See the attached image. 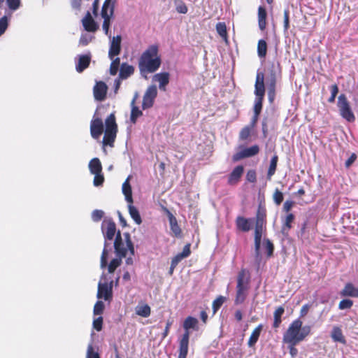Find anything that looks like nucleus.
Here are the masks:
<instances>
[{"mask_svg":"<svg viewBox=\"0 0 358 358\" xmlns=\"http://www.w3.org/2000/svg\"><path fill=\"white\" fill-rule=\"evenodd\" d=\"M331 337L335 342H339L343 344H345L346 343V340L342 333V330L339 327H334L331 331Z\"/></svg>","mask_w":358,"mask_h":358,"instance_id":"obj_30","label":"nucleus"},{"mask_svg":"<svg viewBox=\"0 0 358 358\" xmlns=\"http://www.w3.org/2000/svg\"><path fill=\"white\" fill-rule=\"evenodd\" d=\"M116 3L117 0H105L101 8V17H112L114 14Z\"/></svg>","mask_w":358,"mask_h":358,"instance_id":"obj_17","label":"nucleus"},{"mask_svg":"<svg viewBox=\"0 0 358 358\" xmlns=\"http://www.w3.org/2000/svg\"><path fill=\"white\" fill-rule=\"evenodd\" d=\"M283 17H284V20H283L284 31L287 32L288 31V29H289V10L288 8H287L284 10Z\"/></svg>","mask_w":358,"mask_h":358,"instance_id":"obj_52","label":"nucleus"},{"mask_svg":"<svg viewBox=\"0 0 358 358\" xmlns=\"http://www.w3.org/2000/svg\"><path fill=\"white\" fill-rule=\"evenodd\" d=\"M8 27V18L4 15L0 18V36H2L6 31Z\"/></svg>","mask_w":358,"mask_h":358,"instance_id":"obj_49","label":"nucleus"},{"mask_svg":"<svg viewBox=\"0 0 358 358\" xmlns=\"http://www.w3.org/2000/svg\"><path fill=\"white\" fill-rule=\"evenodd\" d=\"M103 132V124L101 118L92 120L90 123V134L93 138L98 139Z\"/></svg>","mask_w":358,"mask_h":358,"instance_id":"obj_13","label":"nucleus"},{"mask_svg":"<svg viewBox=\"0 0 358 358\" xmlns=\"http://www.w3.org/2000/svg\"><path fill=\"white\" fill-rule=\"evenodd\" d=\"M121 41L122 37L120 35L113 37L108 51V57L110 59H113L115 56H117L120 53Z\"/></svg>","mask_w":358,"mask_h":358,"instance_id":"obj_15","label":"nucleus"},{"mask_svg":"<svg viewBox=\"0 0 358 358\" xmlns=\"http://www.w3.org/2000/svg\"><path fill=\"white\" fill-rule=\"evenodd\" d=\"M93 184L96 187L101 186L104 182V176L102 173H95Z\"/></svg>","mask_w":358,"mask_h":358,"instance_id":"obj_53","label":"nucleus"},{"mask_svg":"<svg viewBox=\"0 0 358 358\" xmlns=\"http://www.w3.org/2000/svg\"><path fill=\"white\" fill-rule=\"evenodd\" d=\"M162 64L157 45H151L143 52L138 59V66L141 76L148 79V74L156 72Z\"/></svg>","mask_w":358,"mask_h":358,"instance_id":"obj_1","label":"nucleus"},{"mask_svg":"<svg viewBox=\"0 0 358 358\" xmlns=\"http://www.w3.org/2000/svg\"><path fill=\"white\" fill-rule=\"evenodd\" d=\"M198 320L194 317L188 316L183 322L185 332L179 341V354L178 358H186L188 353L189 339L190 336L189 329H198Z\"/></svg>","mask_w":358,"mask_h":358,"instance_id":"obj_4","label":"nucleus"},{"mask_svg":"<svg viewBox=\"0 0 358 358\" xmlns=\"http://www.w3.org/2000/svg\"><path fill=\"white\" fill-rule=\"evenodd\" d=\"M246 180L249 182L255 183L257 181V173L255 170H248L246 173Z\"/></svg>","mask_w":358,"mask_h":358,"instance_id":"obj_56","label":"nucleus"},{"mask_svg":"<svg viewBox=\"0 0 358 358\" xmlns=\"http://www.w3.org/2000/svg\"><path fill=\"white\" fill-rule=\"evenodd\" d=\"M302 324L303 322L299 319L292 321L283 334V343L299 344L304 341L310 334L311 327L308 325L302 327Z\"/></svg>","mask_w":358,"mask_h":358,"instance_id":"obj_2","label":"nucleus"},{"mask_svg":"<svg viewBox=\"0 0 358 358\" xmlns=\"http://www.w3.org/2000/svg\"><path fill=\"white\" fill-rule=\"evenodd\" d=\"M259 152V146L258 145H252L250 148H245L241 151L235 153L233 155V161L238 162L245 158L252 157Z\"/></svg>","mask_w":358,"mask_h":358,"instance_id":"obj_10","label":"nucleus"},{"mask_svg":"<svg viewBox=\"0 0 358 358\" xmlns=\"http://www.w3.org/2000/svg\"><path fill=\"white\" fill-rule=\"evenodd\" d=\"M89 169L92 174L101 173L102 165L99 158H93L89 163Z\"/></svg>","mask_w":358,"mask_h":358,"instance_id":"obj_32","label":"nucleus"},{"mask_svg":"<svg viewBox=\"0 0 358 358\" xmlns=\"http://www.w3.org/2000/svg\"><path fill=\"white\" fill-rule=\"evenodd\" d=\"M273 199L274 203L277 206H280L284 199V196H283L282 192H280L278 189H275L273 194Z\"/></svg>","mask_w":358,"mask_h":358,"instance_id":"obj_45","label":"nucleus"},{"mask_svg":"<svg viewBox=\"0 0 358 358\" xmlns=\"http://www.w3.org/2000/svg\"><path fill=\"white\" fill-rule=\"evenodd\" d=\"M244 173V167L242 165L236 166L228 176L227 183L231 186L236 185L241 180Z\"/></svg>","mask_w":358,"mask_h":358,"instance_id":"obj_14","label":"nucleus"},{"mask_svg":"<svg viewBox=\"0 0 358 358\" xmlns=\"http://www.w3.org/2000/svg\"><path fill=\"white\" fill-rule=\"evenodd\" d=\"M87 358H100L99 353L94 352L92 345H90L87 347Z\"/></svg>","mask_w":358,"mask_h":358,"instance_id":"obj_59","label":"nucleus"},{"mask_svg":"<svg viewBox=\"0 0 358 358\" xmlns=\"http://www.w3.org/2000/svg\"><path fill=\"white\" fill-rule=\"evenodd\" d=\"M130 177L129 176L122 184V193L125 196L126 201L129 203H133L132 190L129 182Z\"/></svg>","mask_w":358,"mask_h":358,"instance_id":"obj_26","label":"nucleus"},{"mask_svg":"<svg viewBox=\"0 0 358 358\" xmlns=\"http://www.w3.org/2000/svg\"><path fill=\"white\" fill-rule=\"evenodd\" d=\"M113 282L110 284L107 282L98 285L97 298L103 299L105 301H110L113 299Z\"/></svg>","mask_w":358,"mask_h":358,"instance_id":"obj_11","label":"nucleus"},{"mask_svg":"<svg viewBox=\"0 0 358 358\" xmlns=\"http://www.w3.org/2000/svg\"><path fill=\"white\" fill-rule=\"evenodd\" d=\"M276 75L277 72L275 70L271 71V79L268 85V91L273 92L275 91V85H276Z\"/></svg>","mask_w":358,"mask_h":358,"instance_id":"obj_46","label":"nucleus"},{"mask_svg":"<svg viewBox=\"0 0 358 358\" xmlns=\"http://www.w3.org/2000/svg\"><path fill=\"white\" fill-rule=\"evenodd\" d=\"M106 129L103 138L104 145L113 146L117 133V124L114 113L110 114L105 120Z\"/></svg>","mask_w":358,"mask_h":358,"instance_id":"obj_6","label":"nucleus"},{"mask_svg":"<svg viewBox=\"0 0 358 358\" xmlns=\"http://www.w3.org/2000/svg\"><path fill=\"white\" fill-rule=\"evenodd\" d=\"M250 220L251 219L238 216L235 220L236 229L243 232L249 231L251 229Z\"/></svg>","mask_w":358,"mask_h":358,"instance_id":"obj_21","label":"nucleus"},{"mask_svg":"<svg viewBox=\"0 0 358 358\" xmlns=\"http://www.w3.org/2000/svg\"><path fill=\"white\" fill-rule=\"evenodd\" d=\"M120 64V59L119 57L113 59V61L110 66V75L115 76L117 74Z\"/></svg>","mask_w":358,"mask_h":358,"instance_id":"obj_43","label":"nucleus"},{"mask_svg":"<svg viewBox=\"0 0 358 358\" xmlns=\"http://www.w3.org/2000/svg\"><path fill=\"white\" fill-rule=\"evenodd\" d=\"M124 237L126 241L125 244L122 241L120 231H118L114 241L115 251L117 255L120 258L125 257L128 250L130 252L131 255H134V247L129 233H124Z\"/></svg>","mask_w":358,"mask_h":358,"instance_id":"obj_5","label":"nucleus"},{"mask_svg":"<svg viewBox=\"0 0 358 358\" xmlns=\"http://www.w3.org/2000/svg\"><path fill=\"white\" fill-rule=\"evenodd\" d=\"M190 243H187L186 244L184 248H183V250L182 251V252L179 253L180 255L184 259V258H186L187 257H189L191 254V250H190Z\"/></svg>","mask_w":358,"mask_h":358,"instance_id":"obj_61","label":"nucleus"},{"mask_svg":"<svg viewBox=\"0 0 358 358\" xmlns=\"http://www.w3.org/2000/svg\"><path fill=\"white\" fill-rule=\"evenodd\" d=\"M103 317L101 316L98 317L97 318L93 320V327L97 331H101L103 328Z\"/></svg>","mask_w":358,"mask_h":358,"instance_id":"obj_57","label":"nucleus"},{"mask_svg":"<svg viewBox=\"0 0 358 358\" xmlns=\"http://www.w3.org/2000/svg\"><path fill=\"white\" fill-rule=\"evenodd\" d=\"M103 232L106 240L111 241L113 239L116 233V224L115 223L110 220L106 222V228Z\"/></svg>","mask_w":358,"mask_h":358,"instance_id":"obj_22","label":"nucleus"},{"mask_svg":"<svg viewBox=\"0 0 358 358\" xmlns=\"http://www.w3.org/2000/svg\"><path fill=\"white\" fill-rule=\"evenodd\" d=\"M91 57L88 55H83L79 57L78 62L76 65V71L78 73L83 72L90 64Z\"/></svg>","mask_w":358,"mask_h":358,"instance_id":"obj_25","label":"nucleus"},{"mask_svg":"<svg viewBox=\"0 0 358 358\" xmlns=\"http://www.w3.org/2000/svg\"><path fill=\"white\" fill-rule=\"evenodd\" d=\"M267 211L264 201H260L255 217V231L263 232L266 225Z\"/></svg>","mask_w":358,"mask_h":358,"instance_id":"obj_8","label":"nucleus"},{"mask_svg":"<svg viewBox=\"0 0 358 358\" xmlns=\"http://www.w3.org/2000/svg\"><path fill=\"white\" fill-rule=\"evenodd\" d=\"M262 329L263 324H260L252 331L248 341V345L249 347H253L256 344L259 338Z\"/></svg>","mask_w":358,"mask_h":358,"instance_id":"obj_27","label":"nucleus"},{"mask_svg":"<svg viewBox=\"0 0 358 358\" xmlns=\"http://www.w3.org/2000/svg\"><path fill=\"white\" fill-rule=\"evenodd\" d=\"M8 8L13 11L17 10L21 5V0H6Z\"/></svg>","mask_w":358,"mask_h":358,"instance_id":"obj_51","label":"nucleus"},{"mask_svg":"<svg viewBox=\"0 0 358 358\" xmlns=\"http://www.w3.org/2000/svg\"><path fill=\"white\" fill-rule=\"evenodd\" d=\"M82 22L85 29L87 31L95 32L99 29L98 24L92 18L89 11L87 12L85 16L82 20Z\"/></svg>","mask_w":358,"mask_h":358,"instance_id":"obj_18","label":"nucleus"},{"mask_svg":"<svg viewBox=\"0 0 358 358\" xmlns=\"http://www.w3.org/2000/svg\"><path fill=\"white\" fill-rule=\"evenodd\" d=\"M108 250L106 249V243H105L104 248L103 249L102 254L101 256L100 265L102 268L106 267L108 264Z\"/></svg>","mask_w":358,"mask_h":358,"instance_id":"obj_50","label":"nucleus"},{"mask_svg":"<svg viewBox=\"0 0 358 358\" xmlns=\"http://www.w3.org/2000/svg\"><path fill=\"white\" fill-rule=\"evenodd\" d=\"M170 74L168 72L156 73L153 76V80L159 82V88L162 91H166V87L169 83Z\"/></svg>","mask_w":358,"mask_h":358,"instance_id":"obj_20","label":"nucleus"},{"mask_svg":"<svg viewBox=\"0 0 358 358\" xmlns=\"http://www.w3.org/2000/svg\"><path fill=\"white\" fill-rule=\"evenodd\" d=\"M341 116L349 122H353L355 120V116L351 109L350 102L344 94L338 96L337 103Z\"/></svg>","mask_w":358,"mask_h":358,"instance_id":"obj_7","label":"nucleus"},{"mask_svg":"<svg viewBox=\"0 0 358 358\" xmlns=\"http://www.w3.org/2000/svg\"><path fill=\"white\" fill-rule=\"evenodd\" d=\"M136 313L139 316L148 317L151 313L150 307L148 304L138 306L136 308Z\"/></svg>","mask_w":358,"mask_h":358,"instance_id":"obj_38","label":"nucleus"},{"mask_svg":"<svg viewBox=\"0 0 358 358\" xmlns=\"http://www.w3.org/2000/svg\"><path fill=\"white\" fill-rule=\"evenodd\" d=\"M268 45L267 43L264 39H260L257 43V55L261 59H264L267 54Z\"/></svg>","mask_w":358,"mask_h":358,"instance_id":"obj_34","label":"nucleus"},{"mask_svg":"<svg viewBox=\"0 0 358 358\" xmlns=\"http://www.w3.org/2000/svg\"><path fill=\"white\" fill-rule=\"evenodd\" d=\"M353 306V301L349 299L341 300L338 303V308L340 310L350 309Z\"/></svg>","mask_w":358,"mask_h":358,"instance_id":"obj_47","label":"nucleus"},{"mask_svg":"<svg viewBox=\"0 0 358 358\" xmlns=\"http://www.w3.org/2000/svg\"><path fill=\"white\" fill-rule=\"evenodd\" d=\"M225 300L226 298L224 296H219L213 301L212 305L213 313H217V311L221 308L222 304L224 303Z\"/></svg>","mask_w":358,"mask_h":358,"instance_id":"obj_40","label":"nucleus"},{"mask_svg":"<svg viewBox=\"0 0 358 358\" xmlns=\"http://www.w3.org/2000/svg\"><path fill=\"white\" fill-rule=\"evenodd\" d=\"M338 93V87L336 84L332 85L331 87V96L328 99L329 103H334Z\"/></svg>","mask_w":358,"mask_h":358,"instance_id":"obj_54","label":"nucleus"},{"mask_svg":"<svg viewBox=\"0 0 358 358\" xmlns=\"http://www.w3.org/2000/svg\"><path fill=\"white\" fill-rule=\"evenodd\" d=\"M104 213L101 210H94L92 213V218L94 222H99L103 217Z\"/></svg>","mask_w":358,"mask_h":358,"instance_id":"obj_58","label":"nucleus"},{"mask_svg":"<svg viewBox=\"0 0 358 358\" xmlns=\"http://www.w3.org/2000/svg\"><path fill=\"white\" fill-rule=\"evenodd\" d=\"M294 220V215L292 213H289L282 224V233L283 234H287L290 229L292 228V223Z\"/></svg>","mask_w":358,"mask_h":358,"instance_id":"obj_35","label":"nucleus"},{"mask_svg":"<svg viewBox=\"0 0 358 358\" xmlns=\"http://www.w3.org/2000/svg\"><path fill=\"white\" fill-rule=\"evenodd\" d=\"M251 275L250 271L242 268L236 276V297L234 303L242 304L248 297L250 288Z\"/></svg>","mask_w":358,"mask_h":358,"instance_id":"obj_3","label":"nucleus"},{"mask_svg":"<svg viewBox=\"0 0 358 358\" xmlns=\"http://www.w3.org/2000/svg\"><path fill=\"white\" fill-rule=\"evenodd\" d=\"M216 31L217 34L222 37L224 41L228 42V34L225 22H218L216 24Z\"/></svg>","mask_w":358,"mask_h":358,"instance_id":"obj_36","label":"nucleus"},{"mask_svg":"<svg viewBox=\"0 0 358 358\" xmlns=\"http://www.w3.org/2000/svg\"><path fill=\"white\" fill-rule=\"evenodd\" d=\"M134 73V67L127 63H122L120 66L119 77L124 80L133 75Z\"/></svg>","mask_w":358,"mask_h":358,"instance_id":"obj_24","label":"nucleus"},{"mask_svg":"<svg viewBox=\"0 0 358 358\" xmlns=\"http://www.w3.org/2000/svg\"><path fill=\"white\" fill-rule=\"evenodd\" d=\"M342 297L358 298V287H355L352 282H347L340 292Z\"/></svg>","mask_w":358,"mask_h":358,"instance_id":"obj_19","label":"nucleus"},{"mask_svg":"<svg viewBox=\"0 0 358 358\" xmlns=\"http://www.w3.org/2000/svg\"><path fill=\"white\" fill-rule=\"evenodd\" d=\"M288 345V349L289 354L292 357H295L298 354V350L296 348L297 344L287 343Z\"/></svg>","mask_w":358,"mask_h":358,"instance_id":"obj_63","label":"nucleus"},{"mask_svg":"<svg viewBox=\"0 0 358 358\" xmlns=\"http://www.w3.org/2000/svg\"><path fill=\"white\" fill-rule=\"evenodd\" d=\"M264 246L266 251V255L268 258H270L273 255L274 245L273 243L268 238L264 239Z\"/></svg>","mask_w":358,"mask_h":358,"instance_id":"obj_42","label":"nucleus"},{"mask_svg":"<svg viewBox=\"0 0 358 358\" xmlns=\"http://www.w3.org/2000/svg\"><path fill=\"white\" fill-rule=\"evenodd\" d=\"M263 101L264 99L262 98H256L254 105V113L260 115L262 109Z\"/></svg>","mask_w":358,"mask_h":358,"instance_id":"obj_55","label":"nucleus"},{"mask_svg":"<svg viewBox=\"0 0 358 358\" xmlns=\"http://www.w3.org/2000/svg\"><path fill=\"white\" fill-rule=\"evenodd\" d=\"M278 162V156L275 154L271 159L269 166L267 171L266 178L268 180H271L272 176L275 173L277 169V164Z\"/></svg>","mask_w":358,"mask_h":358,"instance_id":"obj_29","label":"nucleus"},{"mask_svg":"<svg viewBox=\"0 0 358 358\" xmlns=\"http://www.w3.org/2000/svg\"><path fill=\"white\" fill-rule=\"evenodd\" d=\"M103 22L102 27H103V29L105 34L106 35H108V32H109L111 17H103Z\"/></svg>","mask_w":358,"mask_h":358,"instance_id":"obj_60","label":"nucleus"},{"mask_svg":"<svg viewBox=\"0 0 358 358\" xmlns=\"http://www.w3.org/2000/svg\"><path fill=\"white\" fill-rule=\"evenodd\" d=\"M285 313V308L282 306H278L273 313V327L278 328L282 322V316Z\"/></svg>","mask_w":358,"mask_h":358,"instance_id":"obj_28","label":"nucleus"},{"mask_svg":"<svg viewBox=\"0 0 358 358\" xmlns=\"http://www.w3.org/2000/svg\"><path fill=\"white\" fill-rule=\"evenodd\" d=\"M128 208L129 213L131 218L137 224H141L142 222V220L138 209L135 206H134L132 203H129Z\"/></svg>","mask_w":358,"mask_h":358,"instance_id":"obj_37","label":"nucleus"},{"mask_svg":"<svg viewBox=\"0 0 358 358\" xmlns=\"http://www.w3.org/2000/svg\"><path fill=\"white\" fill-rule=\"evenodd\" d=\"M108 91L107 85L103 81L96 83L93 88V94L95 100L102 101L106 99Z\"/></svg>","mask_w":358,"mask_h":358,"instance_id":"obj_12","label":"nucleus"},{"mask_svg":"<svg viewBox=\"0 0 358 358\" xmlns=\"http://www.w3.org/2000/svg\"><path fill=\"white\" fill-rule=\"evenodd\" d=\"M258 26L261 31H264L266 29L267 22H266V17H267V12L266 8L264 6H259L258 8Z\"/></svg>","mask_w":358,"mask_h":358,"instance_id":"obj_23","label":"nucleus"},{"mask_svg":"<svg viewBox=\"0 0 358 358\" xmlns=\"http://www.w3.org/2000/svg\"><path fill=\"white\" fill-rule=\"evenodd\" d=\"M169 222L171 230L174 234L175 236L180 237L182 234L181 229L178 224L176 218L171 213L169 215Z\"/></svg>","mask_w":358,"mask_h":358,"instance_id":"obj_33","label":"nucleus"},{"mask_svg":"<svg viewBox=\"0 0 358 358\" xmlns=\"http://www.w3.org/2000/svg\"><path fill=\"white\" fill-rule=\"evenodd\" d=\"M105 305L103 301H97L94 306L93 313L94 315H101L103 313Z\"/></svg>","mask_w":358,"mask_h":358,"instance_id":"obj_48","label":"nucleus"},{"mask_svg":"<svg viewBox=\"0 0 358 358\" xmlns=\"http://www.w3.org/2000/svg\"><path fill=\"white\" fill-rule=\"evenodd\" d=\"M137 95L134 96L131 101V111L130 115V120L132 123L135 124L136 122L137 118L143 115V112L138 108V106H135V101L136 99Z\"/></svg>","mask_w":358,"mask_h":358,"instance_id":"obj_31","label":"nucleus"},{"mask_svg":"<svg viewBox=\"0 0 358 358\" xmlns=\"http://www.w3.org/2000/svg\"><path fill=\"white\" fill-rule=\"evenodd\" d=\"M122 263V258H115L113 259L110 264L108 266V271L110 273H113L116 268L121 265Z\"/></svg>","mask_w":358,"mask_h":358,"instance_id":"obj_41","label":"nucleus"},{"mask_svg":"<svg viewBox=\"0 0 358 358\" xmlns=\"http://www.w3.org/2000/svg\"><path fill=\"white\" fill-rule=\"evenodd\" d=\"M157 96V89L154 85L149 86L143 97L142 108L143 110L152 107Z\"/></svg>","mask_w":358,"mask_h":358,"instance_id":"obj_9","label":"nucleus"},{"mask_svg":"<svg viewBox=\"0 0 358 358\" xmlns=\"http://www.w3.org/2000/svg\"><path fill=\"white\" fill-rule=\"evenodd\" d=\"M264 80V74L262 73H257L255 85V94L256 95V98H264L265 86Z\"/></svg>","mask_w":358,"mask_h":358,"instance_id":"obj_16","label":"nucleus"},{"mask_svg":"<svg viewBox=\"0 0 358 358\" xmlns=\"http://www.w3.org/2000/svg\"><path fill=\"white\" fill-rule=\"evenodd\" d=\"M263 232L255 231V251L257 258L260 256V246Z\"/></svg>","mask_w":358,"mask_h":358,"instance_id":"obj_39","label":"nucleus"},{"mask_svg":"<svg viewBox=\"0 0 358 358\" xmlns=\"http://www.w3.org/2000/svg\"><path fill=\"white\" fill-rule=\"evenodd\" d=\"M252 128L250 126L244 127L239 133V138L241 141H246L250 137Z\"/></svg>","mask_w":358,"mask_h":358,"instance_id":"obj_44","label":"nucleus"},{"mask_svg":"<svg viewBox=\"0 0 358 358\" xmlns=\"http://www.w3.org/2000/svg\"><path fill=\"white\" fill-rule=\"evenodd\" d=\"M357 155L355 153H352L350 157L345 162V167L349 168L356 160Z\"/></svg>","mask_w":358,"mask_h":358,"instance_id":"obj_64","label":"nucleus"},{"mask_svg":"<svg viewBox=\"0 0 358 358\" xmlns=\"http://www.w3.org/2000/svg\"><path fill=\"white\" fill-rule=\"evenodd\" d=\"M176 10L179 13L185 14L187 13L188 9L185 3L182 1H180V3L176 6Z\"/></svg>","mask_w":358,"mask_h":358,"instance_id":"obj_62","label":"nucleus"}]
</instances>
